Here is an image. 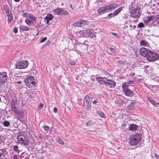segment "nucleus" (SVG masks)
Listing matches in <instances>:
<instances>
[{"label": "nucleus", "mask_w": 159, "mask_h": 159, "mask_svg": "<svg viewBox=\"0 0 159 159\" xmlns=\"http://www.w3.org/2000/svg\"><path fill=\"white\" fill-rule=\"evenodd\" d=\"M53 111L55 113H57V109L56 107H54L53 109Z\"/></svg>", "instance_id": "obj_51"}, {"label": "nucleus", "mask_w": 159, "mask_h": 159, "mask_svg": "<svg viewBox=\"0 0 159 159\" xmlns=\"http://www.w3.org/2000/svg\"><path fill=\"white\" fill-rule=\"evenodd\" d=\"M28 65V61L24 60L17 61L15 65L12 64L10 66V67L13 66L14 67H15V68L23 69L26 68Z\"/></svg>", "instance_id": "obj_5"}, {"label": "nucleus", "mask_w": 159, "mask_h": 159, "mask_svg": "<svg viewBox=\"0 0 159 159\" xmlns=\"http://www.w3.org/2000/svg\"><path fill=\"white\" fill-rule=\"evenodd\" d=\"M118 6V4L115 3H112L106 6L108 10L112 11L115 9Z\"/></svg>", "instance_id": "obj_13"}, {"label": "nucleus", "mask_w": 159, "mask_h": 159, "mask_svg": "<svg viewBox=\"0 0 159 159\" xmlns=\"http://www.w3.org/2000/svg\"><path fill=\"white\" fill-rule=\"evenodd\" d=\"M141 135L139 134H135L131 136L130 138L129 143L132 145L138 144L141 139Z\"/></svg>", "instance_id": "obj_6"}, {"label": "nucleus", "mask_w": 159, "mask_h": 159, "mask_svg": "<svg viewBox=\"0 0 159 159\" xmlns=\"http://www.w3.org/2000/svg\"><path fill=\"white\" fill-rule=\"evenodd\" d=\"M43 104L40 103L39 105V109H41L43 107Z\"/></svg>", "instance_id": "obj_49"}, {"label": "nucleus", "mask_w": 159, "mask_h": 159, "mask_svg": "<svg viewBox=\"0 0 159 159\" xmlns=\"http://www.w3.org/2000/svg\"><path fill=\"white\" fill-rule=\"evenodd\" d=\"M6 15L8 17V21L9 23L11 22L13 20V17L11 11L6 13Z\"/></svg>", "instance_id": "obj_19"}, {"label": "nucleus", "mask_w": 159, "mask_h": 159, "mask_svg": "<svg viewBox=\"0 0 159 159\" xmlns=\"http://www.w3.org/2000/svg\"><path fill=\"white\" fill-rule=\"evenodd\" d=\"M47 39V38L46 37L44 38H41L40 39V43H43L46 41Z\"/></svg>", "instance_id": "obj_39"}, {"label": "nucleus", "mask_w": 159, "mask_h": 159, "mask_svg": "<svg viewBox=\"0 0 159 159\" xmlns=\"http://www.w3.org/2000/svg\"><path fill=\"white\" fill-rule=\"evenodd\" d=\"M87 126L88 127L91 126L93 125L91 121H88L87 123Z\"/></svg>", "instance_id": "obj_43"}, {"label": "nucleus", "mask_w": 159, "mask_h": 159, "mask_svg": "<svg viewBox=\"0 0 159 159\" xmlns=\"http://www.w3.org/2000/svg\"><path fill=\"white\" fill-rule=\"evenodd\" d=\"M26 18L34 20V21H35L36 19V18L34 15L30 14H28V17H27Z\"/></svg>", "instance_id": "obj_26"}, {"label": "nucleus", "mask_w": 159, "mask_h": 159, "mask_svg": "<svg viewBox=\"0 0 159 159\" xmlns=\"http://www.w3.org/2000/svg\"><path fill=\"white\" fill-rule=\"evenodd\" d=\"M14 159H19L16 156H15L14 157Z\"/></svg>", "instance_id": "obj_56"}, {"label": "nucleus", "mask_w": 159, "mask_h": 159, "mask_svg": "<svg viewBox=\"0 0 159 159\" xmlns=\"http://www.w3.org/2000/svg\"><path fill=\"white\" fill-rule=\"evenodd\" d=\"M21 81H18L17 82H16V83H18V84H21Z\"/></svg>", "instance_id": "obj_57"}, {"label": "nucleus", "mask_w": 159, "mask_h": 159, "mask_svg": "<svg viewBox=\"0 0 159 159\" xmlns=\"http://www.w3.org/2000/svg\"><path fill=\"white\" fill-rule=\"evenodd\" d=\"M107 10H108L107 9L106 6L99 8L98 9V11L100 15H101L107 12Z\"/></svg>", "instance_id": "obj_16"}, {"label": "nucleus", "mask_w": 159, "mask_h": 159, "mask_svg": "<svg viewBox=\"0 0 159 159\" xmlns=\"http://www.w3.org/2000/svg\"><path fill=\"white\" fill-rule=\"evenodd\" d=\"M56 140L58 143L61 145H63L64 144V142L60 139V137H58L56 138Z\"/></svg>", "instance_id": "obj_32"}, {"label": "nucleus", "mask_w": 159, "mask_h": 159, "mask_svg": "<svg viewBox=\"0 0 159 159\" xmlns=\"http://www.w3.org/2000/svg\"><path fill=\"white\" fill-rule=\"evenodd\" d=\"M154 17V16H153L146 17L144 18V21L145 23L148 24L152 20Z\"/></svg>", "instance_id": "obj_17"}, {"label": "nucleus", "mask_w": 159, "mask_h": 159, "mask_svg": "<svg viewBox=\"0 0 159 159\" xmlns=\"http://www.w3.org/2000/svg\"><path fill=\"white\" fill-rule=\"evenodd\" d=\"M43 128L44 130L47 131L49 129V127L47 125H45L43 126Z\"/></svg>", "instance_id": "obj_41"}, {"label": "nucleus", "mask_w": 159, "mask_h": 159, "mask_svg": "<svg viewBox=\"0 0 159 159\" xmlns=\"http://www.w3.org/2000/svg\"><path fill=\"white\" fill-rule=\"evenodd\" d=\"M135 101H134L132 102H131V104L132 105H134L135 104Z\"/></svg>", "instance_id": "obj_54"}, {"label": "nucleus", "mask_w": 159, "mask_h": 159, "mask_svg": "<svg viewBox=\"0 0 159 159\" xmlns=\"http://www.w3.org/2000/svg\"><path fill=\"white\" fill-rule=\"evenodd\" d=\"M108 16L109 17V19H110L112 16H113V13H111L109 14Z\"/></svg>", "instance_id": "obj_47"}, {"label": "nucleus", "mask_w": 159, "mask_h": 159, "mask_svg": "<svg viewBox=\"0 0 159 159\" xmlns=\"http://www.w3.org/2000/svg\"><path fill=\"white\" fill-rule=\"evenodd\" d=\"M135 75V73H131V75H130L132 76V77H133L134 76V75Z\"/></svg>", "instance_id": "obj_55"}, {"label": "nucleus", "mask_w": 159, "mask_h": 159, "mask_svg": "<svg viewBox=\"0 0 159 159\" xmlns=\"http://www.w3.org/2000/svg\"><path fill=\"white\" fill-rule=\"evenodd\" d=\"M70 64L71 65L73 66L75 65V62L73 61H71L70 62Z\"/></svg>", "instance_id": "obj_52"}, {"label": "nucleus", "mask_w": 159, "mask_h": 159, "mask_svg": "<svg viewBox=\"0 0 159 159\" xmlns=\"http://www.w3.org/2000/svg\"><path fill=\"white\" fill-rule=\"evenodd\" d=\"M127 83H129V85H132L134 84V82L133 80H129Z\"/></svg>", "instance_id": "obj_44"}, {"label": "nucleus", "mask_w": 159, "mask_h": 159, "mask_svg": "<svg viewBox=\"0 0 159 159\" xmlns=\"http://www.w3.org/2000/svg\"><path fill=\"white\" fill-rule=\"evenodd\" d=\"M89 22L87 20H82L80 21V27L84 26L85 25H88Z\"/></svg>", "instance_id": "obj_28"}, {"label": "nucleus", "mask_w": 159, "mask_h": 159, "mask_svg": "<svg viewBox=\"0 0 159 159\" xmlns=\"http://www.w3.org/2000/svg\"><path fill=\"white\" fill-rule=\"evenodd\" d=\"M114 61L116 62H117L119 64H123L124 63V61L121 60H118L117 57L115 58L114 59Z\"/></svg>", "instance_id": "obj_36"}, {"label": "nucleus", "mask_w": 159, "mask_h": 159, "mask_svg": "<svg viewBox=\"0 0 159 159\" xmlns=\"http://www.w3.org/2000/svg\"><path fill=\"white\" fill-rule=\"evenodd\" d=\"M17 139L19 143L24 144L25 145L28 144V142L27 139L24 136L18 135Z\"/></svg>", "instance_id": "obj_9"}, {"label": "nucleus", "mask_w": 159, "mask_h": 159, "mask_svg": "<svg viewBox=\"0 0 159 159\" xmlns=\"http://www.w3.org/2000/svg\"><path fill=\"white\" fill-rule=\"evenodd\" d=\"M129 27H130V30H131L134 29L136 27V26L135 25H134L133 26H132V25H129Z\"/></svg>", "instance_id": "obj_42"}, {"label": "nucleus", "mask_w": 159, "mask_h": 159, "mask_svg": "<svg viewBox=\"0 0 159 159\" xmlns=\"http://www.w3.org/2000/svg\"><path fill=\"white\" fill-rule=\"evenodd\" d=\"M138 128V126L134 124H131L129 125V129L131 131H135Z\"/></svg>", "instance_id": "obj_18"}, {"label": "nucleus", "mask_w": 159, "mask_h": 159, "mask_svg": "<svg viewBox=\"0 0 159 159\" xmlns=\"http://www.w3.org/2000/svg\"><path fill=\"white\" fill-rule=\"evenodd\" d=\"M33 21L34 20L26 18L25 22L28 25L30 26L33 24Z\"/></svg>", "instance_id": "obj_23"}, {"label": "nucleus", "mask_w": 159, "mask_h": 159, "mask_svg": "<svg viewBox=\"0 0 159 159\" xmlns=\"http://www.w3.org/2000/svg\"><path fill=\"white\" fill-rule=\"evenodd\" d=\"M7 154V152L6 149L4 148L0 149V159H4Z\"/></svg>", "instance_id": "obj_15"}, {"label": "nucleus", "mask_w": 159, "mask_h": 159, "mask_svg": "<svg viewBox=\"0 0 159 159\" xmlns=\"http://www.w3.org/2000/svg\"><path fill=\"white\" fill-rule=\"evenodd\" d=\"M34 77L33 76H29L25 80V82L27 86L30 88L34 89L36 82L34 81Z\"/></svg>", "instance_id": "obj_4"}, {"label": "nucleus", "mask_w": 159, "mask_h": 159, "mask_svg": "<svg viewBox=\"0 0 159 159\" xmlns=\"http://www.w3.org/2000/svg\"><path fill=\"white\" fill-rule=\"evenodd\" d=\"M54 13L57 15H60L61 12V8H58L53 10Z\"/></svg>", "instance_id": "obj_27"}, {"label": "nucleus", "mask_w": 159, "mask_h": 159, "mask_svg": "<svg viewBox=\"0 0 159 159\" xmlns=\"http://www.w3.org/2000/svg\"><path fill=\"white\" fill-rule=\"evenodd\" d=\"M28 14H29L24 13L23 14L22 16L24 17H28Z\"/></svg>", "instance_id": "obj_48"}, {"label": "nucleus", "mask_w": 159, "mask_h": 159, "mask_svg": "<svg viewBox=\"0 0 159 159\" xmlns=\"http://www.w3.org/2000/svg\"><path fill=\"white\" fill-rule=\"evenodd\" d=\"M155 156L157 159H159V156L158 155L155 154Z\"/></svg>", "instance_id": "obj_53"}, {"label": "nucleus", "mask_w": 159, "mask_h": 159, "mask_svg": "<svg viewBox=\"0 0 159 159\" xmlns=\"http://www.w3.org/2000/svg\"><path fill=\"white\" fill-rule=\"evenodd\" d=\"M53 17L54 16L52 14H48L44 18L43 20L44 22L48 25L49 24V21L52 20Z\"/></svg>", "instance_id": "obj_12"}, {"label": "nucleus", "mask_w": 159, "mask_h": 159, "mask_svg": "<svg viewBox=\"0 0 159 159\" xmlns=\"http://www.w3.org/2000/svg\"><path fill=\"white\" fill-rule=\"evenodd\" d=\"M20 0H14L16 2H18L20 1Z\"/></svg>", "instance_id": "obj_58"}, {"label": "nucleus", "mask_w": 159, "mask_h": 159, "mask_svg": "<svg viewBox=\"0 0 159 159\" xmlns=\"http://www.w3.org/2000/svg\"><path fill=\"white\" fill-rule=\"evenodd\" d=\"M148 100L154 106L156 107H159V104L157 103L154 100H153L151 98H148Z\"/></svg>", "instance_id": "obj_21"}, {"label": "nucleus", "mask_w": 159, "mask_h": 159, "mask_svg": "<svg viewBox=\"0 0 159 159\" xmlns=\"http://www.w3.org/2000/svg\"><path fill=\"white\" fill-rule=\"evenodd\" d=\"M140 45L142 46H147L149 45L148 42L144 40H143L140 41Z\"/></svg>", "instance_id": "obj_24"}, {"label": "nucleus", "mask_w": 159, "mask_h": 159, "mask_svg": "<svg viewBox=\"0 0 159 159\" xmlns=\"http://www.w3.org/2000/svg\"><path fill=\"white\" fill-rule=\"evenodd\" d=\"M13 32L15 33H16L17 32V29L16 28H14L13 29Z\"/></svg>", "instance_id": "obj_50"}, {"label": "nucleus", "mask_w": 159, "mask_h": 159, "mask_svg": "<svg viewBox=\"0 0 159 159\" xmlns=\"http://www.w3.org/2000/svg\"><path fill=\"white\" fill-rule=\"evenodd\" d=\"M129 22H131V21H129V22H126V23H129Z\"/></svg>", "instance_id": "obj_60"}, {"label": "nucleus", "mask_w": 159, "mask_h": 159, "mask_svg": "<svg viewBox=\"0 0 159 159\" xmlns=\"http://www.w3.org/2000/svg\"><path fill=\"white\" fill-rule=\"evenodd\" d=\"M92 96L89 93L84 98L83 103L84 107L87 110H89L91 107Z\"/></svg>", "instance_id": "obj_3"}, {"label": "nucleus", "mask_w": 159, "mask_h": 159, "mask_svg": "<svg viewBox=\"0 0 159 159\" xmlns=\"http://www.w3.org/2000/svg\"><path fill=\"white\" fill-rule=\"evenodd\" d=\"M111 34L116 37H119V35L116 33H111Z\"/></svg>", "instance_id": "obj_45"}, {"label": "nucleus", "mask_w": 159, "mask_h": 159, "mask_svg": "<svg viewBox=\"0 0 159 159\" xmlns=\"http://www.w3.org/2000/svg\"><path fill=\"white\" fill-rule=\"evenodd\" d=\"M125 26L126 27V28H127L128 27L127 26Z\"/></svg>", "instance_id": "obj_62"}, {"label": "nucleus", "mask_w": 159, "mask_h": 159, "mask_svg": "<svg viewBox=\"0 0 159 159\" xmlns=\"http://www.w3.org/2000/svg\"><path fill=\"white\" fill-rule=\"evenodd\" d=\"M80 36L83 37H89L95 39L96 33L92 29L81 30L79 32Z\"/></svg>", "instance_id": "obj_2"}, {"label": "nucleus", "mask_w": 159, "mask_h": 159, "mask_svg": "<svg viewBox=\"0 0 159 159\" xmlns=\"http://www.w3.org/2000/svg\"><path fill=\"white\" fill-rule=\"evenodd\" d=\"M73 25L76 27H80V21L73 23Z\"/></svg>", "instance_id": "obj_37"}, {"label": "nucleus", "mask_w": 159, "mask_h": 159, "mask_svg": "<svg viewBox=\"0 0 159 159\" xmlns=\"http://www.w3.org/2000/svg\"><path fill=\"white\" fill-rule=\"evenodd\" d=\"M98 114L101 117L105 118L106 117V116L104 113L100 111H98Z\"/></svg>", "instance_id": "obj_33"}, {"label": "nucleus", "mask_w": 159, "mask_h": 159, "mask_svg": "<svg viewBox=\"0 0 159 159\" xmlns=\"http://www.w3.org/2000/svg\"><path fill=\"white\" fill-rule=\"evenodd\" d=\"M4 9L6 12V14L9 12V11H10L9 7L7 5H5L4 6Z\"/></svg>", "instance_id": "obj_34"}, {"label": "nucleus", "mask_w": 159, "mask_h": 159, "mask_svg": "<svg viewBox=\"0 0 159 159\" xmlns=\"http://www.w3.org/2000/svg\"><path fill=\"white\" fill-rule=\"evenodd\" d=\"M105 85L107 86L109 88H111L115 86L116 83L114 81L111 80L107 79Z\"/></svg>", "instance_id": "obj_10"}, {"label": "nucleus", "mask_w": 159, "mask_h": 159, "mask_svg": "<svg viewBox=\"0 0 159 159\" xmlns=\"http://www.w3.org/2000/svg\"><path fill=\"white\" fill-rule=\"evenodd\" d=\"M7 73L6 72L0 73V88L7 80Z\"/></svg>", "instance_id": "obj_8"}, {"label": "nucleus", "mask_w": 159, "mask_h": 159, "mask_svg": "<svg viewBox=\"0 0 159 159\" xmlns=\"http://www.w3.org/2000/svg\"><path fill=\"white\" fill-rule=\"evenodd\" d=\"M3 125L5 127H8L10 125V123L9 121L5 120L3 122Z\"/></svg>", "instance_id": "obj_35"}, {"label": "nucleus", "mask_w": 159, "mask_h": 159, "mask_svg": "<svg viewBox=\"0 0 159 159\" xmlns=\"http://www.w3.org/2000/svg\"><path fill=\"white\" fill-rule=\"evenodd\" d=\"M138 27L139 28L144 27V25L142 22H140L138 24Z\"/></svg>", "instance_id": "obj_38"}, {"label": "nucleus", "mask_w": 159, "mask_h": 159, "mask_svg": "<svg viewBox=\"0 0 159 159\" xmlns=\"http://www.w3.org/2000/svg\"><path fill=\"white\" fill-rule=\"evenodd\" d=\"M29 159V158L28 157H25V159Z\"/></svg>", "instance_id": "obj_61"}, {"label": "nucleus", "mask_w": 159, "mask_h": 159, "mask_svg": "<svg viewBox=\"0 0 159 159\" xmlns=\"http://www.w3.org/2000/svg\"><path fill=\"white\" fill-rule=\"evenodd\" d=\"M13 150L14 151L19 153L20 152V150L18 149V147L17 145H15L13 147Z\"/></svg>", "instance_id": "obj_31"}, {"label": "nucleus", "mask_w": 159, "mask_h": 159, "mask_svg": "<svg viewBox=\"0 0 159 159\" xmlns=\"http://www.w3.org/2000/svg\"><path fill=\"white\" fill-rule=\"evenodd\" d=\"M129 85V83L123 82L122 86V90L128 89V87Z\"/></svg>", "instance_id": "obj_25"}, {"label": "nucleus", "mask_w": 159, "mask_h": 159, "mask_svg": "<svg viewBox=\"0 0 159 159\" xmlns=\"http://www.w3.org/2000/svg\"><path fill=\"white\" fill-rule=\"evenodd\" d=\"M70 7H71V9H73V7H72V5H70Z\"/></svg>", "instance_id": "obj_59"}, {"label": "nucleus", "mask_w": 159, "mask_h": 159, "mask_svg": "<svg viewBox=\"0 0 159 159\" xmlns=\"http://www.w3.org/2000/svg\"><path fill=\"white\" fill-rule=\"evenodd\" d=\"M109 50H110L111 51V52H110V54H112L114 53L115 52V49L112 48H110L109 49Z\"/></svg>", "instance_id": "obj_40"}, {"label": "nucleus", "mask_w": 159, "mask_h": 159, "mask_svg": "<svg viewBox=\"0 0 159 159\" xmlns=\"http://www.w3.org/2000/svg\"><path fill=\"white\" fill-rule=\"evenodd\" d=\"M140 54L146 58L147 60L150 62L154 61L159 59V55L144 48H142L140 49Z\"/></svg>", "instance_id": "obj_1"}, {"label": "nucleus", "mask_w": 159, "mask_h": 159, "mask_svg": "<svg viewBox=\"0 0 159 159\" xmlns=\"http://www.w3.org/2000/svg\"><path fill=\"white\" fill-rule=\"evenodd\" d=\"M131 17L134 18H138L140 16V12L137 8H133L130 12Z\"/></svg>", "instance_id": "obj_7"}, {"label": "nucleus", "mask_w": 159, "mask_h": 159, "mask_svg": "<svg viewBox=\"0 0 159 159\" xmlns=\"http://www.w3.org/2000/svg\"><path fill=\"white\" fill-rule=\"evenodd\" d=\"M124 94L127 96L132 97L134 95L133 91L130 90L129 88L122 90Z\"/></svg>", "instance_id": "obj_11"}, {"label": "nucleus", "mask_w": 159, "mask_h": 159, "mask_svg": "<svg viewBox=\"0 0 159 159\" xmlns=\"http://www.w3.org/2000/svg\"><path fill=\"white\" fill-rule=\"evenodd\" d=\"M98 99H96L94 100L93 102V104H95L97 103H98Z\"/></svg>", "instance_id": "obj_46"}, {"label": "nucleus", "mask_w": 159, "mask_h": 159, "mask_svg": "<svg viewBox=\"0 0 159 159\" xmlns=\"http://www.w3.org/2000/svg\"><path fill=\"white\" fill-rule=\"evenodd\" d=\"M123 9V7H121L115 10L113 13V16H116Z\"/></svg>", "instance_id": "obj_22"}, {"label": "nucleus", "mask_w": 159, "mask_h": 159, "mask_svg": "<svg viewBox=\"0 0 159 159\" xmlns=\"http://www.w3.org/2000/svg\"><path fill=\"white\" fill-rule=\"evenodd\" d=\"M69 12L68 11H66L65 10L63 9L62 8H61V15L62 14L64 15H68Z\"/></svg>", "instance_id": "obj_30"}, {"label": "nucleus", "mask_w": 159, "mask_h": 159, "mask_svg": "<svg viewBox=\"0 0 159 159\" xmlns=\"http://www.w3.org/2000/svg\"><path fill=\"white\" fill-rule=\"evenodd\" d=\"M11 108L12 111L17 114H20V110L14 105L12 106Z\"/></svg>", "instance_id": "obj_20"}, {"label": "nucleus", "mask_w": 159, "mask_h": 159, "mask_svg": "<svg viewBox=\"0 0 159 159\" xmlns=\"http://www.w3.org/2000/svg\"><path fill=\"white\" fill-rule=\"evenodd\" d=\"M96 79L98 82L102 84H105L106 83L107 80V79L105 77H98L96 78Z\"/></svg>", "instance_id": "obj_14"}, {"label": "nucleus", "mask_w": 159, "mask_h": 159, "mask_svg": "<svg viewBox=\"0 0 159 159\" xmlns=\"http://www.w3.org/2000/svg\"><path fill=\"white\" fill-rule=\"evenodd\" d=\"M20 28V30L23 31H28L29 30V28L28 27L24 25L21 26Z\"/></svg>", "instance_id": "obj_29"}]
</instances>
